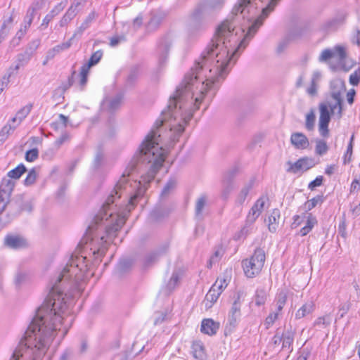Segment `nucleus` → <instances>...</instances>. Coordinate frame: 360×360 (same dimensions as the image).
I'll return each mask as SVG.
<instances>
[{
  "label": "nucleus",
  "mask_w": 360,
  "mask_h": 360,
  "mask_svg": "<svg viewBox=\"0 0 360 360\" xmlns=\"http://www.w3.org/2000/svg\"><path fill=\"white\" fill-rule=\"evenodd\" d=\"M30 27L22 24L19 30L16 32L15 37L18 39L22 40V39L25 37V35L27 34V30Z\"/></svg>",
  "instance_id": "5fc2aeb1"
},
{
  "label": "nucleus",
  "mask_w": 360,
  "mask_h": 360,
  "mask_svg": "<svg viewBox=\"0 0 360 360\" xmlns=\"http://www.w3.org/2000/svg\"><path fill=\"white\" fill-rule=\"evenodd\" d=\"M315 308V305L313 302L310 301L303 304L295 313V318L300 319L308 314H311Z\"/></svg>",
  "instance_id": "5701e85b"
},
{
  "label": "nucleus",
  "mask_w": 360,
  "mask_h": 360,
  "mask_svg": "<svg viewBox=\"0 0 360 360\" xmlns=\"http://www.w3.org/2000/svg\"><path fill=\"white\" fill-rule=\"evenodd\" d=\"M253 184L254 181L251 180L242 188L236 200V202L238 205H241L244 203L250 190L252 188Z\"/></svg>",
  "instance_id": "b1692460"
},
{
  "label": "nucleus",
  "mask_w": 360,
  "mask_h": 360,
  "mask_svg": "<svg viewBox=\"0 0 360 360\" xmlns=\"http://www.w3.org/2000/svg\"><path fill=\"white\" fill-rule=\"evenodd\" d=\"M38 150L37 148H33L26 152L25 160L27 162H33L38 158Z\"/></svg>",
  "instance_id": "de8ad7c7"
},
{
  "label": "nucleus",
  "mask_w": 360,
  "mask_h": 360,
  "mask_svg": "<svg viewBox=\"0 0 360 360\" xmlns=\"http://www.w3.org/2000/svg\"><path fill=\"white\" fill-rule=\"evenodd\" d=\"M330 95L335 101V103L328 105V108H330L329 110L330 113L333 114L335 113V110L338 109L337 115L338 118H340L342 116V100L341 98V92L340 91L332 90Z\"/></svg>",
  "instance_id": "2eb2a0df"
},
{
  "label": "nucleus",
  "mask_w": 360,
  "mask_h": 360,
  "mask_svg": "<svg viewBox=\"0 0 360 360\" xmlns=\"http://www.w3.org/2000/svg\"><path fill=\"white\" fill-rule=\"evenodd\" d=\"M347 58V51L345 46L336 45L332 49L323 50L319 57L321 63H328L330 60L335 59L338 63L345 62Z\"/></svg>",
  "instance_id": "7ed1b4c3"
},
{
  "label": "nucleus",
  "mask_w": 360,
  "mask_h": 360,
  "mask_svg": "<svg viewBox=\"0 0 360 360\" xmlns=\"http://www.w3.org/2000/svg\"><path fill=\"white\" fill-rule=\"evenodd\" d=\"M14 20V15L12 13L7 19H5L1 25H4V28L11 27V25Z\"/></svg>",
  "instance_id": "338daca9"
},
{
  "label": "nucleus",
  "mask_w": 360,
  "mask_h": 360,
  "mask_svg": "<svg viewBox=\"0 0 360 360\" xmlns=\"http://www.w3.org/2000/svg\"><path fill=\"white\" fill-rule=\"evenodd\" d=\"M86 256L72 255L66 266L53 281L51 291L38 309L24 336L13 352L10 360H41L68 308L65 290L77 287L82 272L86 270Z\"/></svg>",
  "instance_id": "f257e3e1"
},
{
  "label": "nucleus",
  "mask_w": 360,
  "mask_h": 360,
  "mask_svg": "<svg viewBox=\"0 0 360 360\" xmlns=\"http://www.w3.org/2000/svg\"><path fill=\"white\" fill-rule=\"evenodd\" d=\"M220 295L219 292L214 290V288L211 287L205 296V306L207 307H211L212 305L217 302Z\"/></svg>",
  "instance_id": "c85d7f7f"
},
{
  "label": "nucleus",
  "mask_w": 360,
  "mask_h": 360,
  "mask_svg": "<svg viewBox=\"0 0 360 360\" xmlns=\"http://www.w3.org/2000/svg\"><path fill=\"white\" fill-rule=\"evenodd\" d=\"M321 73L318 71H315L313 72L311 83L307 89V93L311 96H314L317 94V89L319 86V82L321 79Z\"/></svg>",
  "instance_id": "4be33fe9"
},
{
  "label": "nucleus",
  "mask_w": 360,
  "mask_h": 360,
  "mask_svg": "<svg viewBox=\"0 0 360 360\" xmlns=\"http://www.w3.org/2000/svg\"><path fill=\"white\" fill-rule=\"evenodd\" d=\"M193 354L197 360H202L205 357L203 346L200 344H194L193 345Z\"/></svg>",
  "instance_id": "37998d69"
},
{
  "label": "nucleus",
  "mask_w": 360,
  "mask_h": 360,
  "mask_svg": "<svg viewBox=\"0 0 360 360\" xmlns=\"http://www.w3.org/2000/svg\"><path fill=\"white\" fill-rule=\"evenodd\" d=\"M345 18L346 16L345 15H342L341 17L340 18H335L333 19L330 23L332 25H341L344 22L345 20Z\"/></svg>",
  "instance_id": "774afa93"
},
{
  "label": "nucleus",
  "mask_w": 360,
  "mask_h": 360,
  "mask_svg": "<svg viewBox=\"0 0 360 360\" xmlns=\"http://www.w3.org/2000/svg\"><path fill=\"white\" fill-rule=\"evenodd\" d=\"M102 56L103 51L101 50H98L93 53L89 61L81 67L79 72V85L82 89H84V86L87 83L88 75L90 68L96 65L101 60Z\"/></svg>",
  "instance_id": "423d86ee"
},
{
  "label": "nucleus",
  "mask_w": 360,
  "mask_h": 360,
  "mask_svg": "<svg viewBox=\"0 0 360 360\" xmlns=\"http://www.w3.org/2000/svg\"><path fill=\"white\" fill-rule=\"evenodd\" d=\"M26 171V167L23 164H20L15 169L9 171L7 173V176L6 178L12 181H13V179H19Z\"/></svg>",
  "instance_id": "a878e982"
},
{
  "label": "nucleus",
  "mask_w": 360,
  "mask_h": 360,
  "mask_svg": "<svg viewBox=\"0 0 360 360\" xmlns=\"http://www.w3.org/2000/svg\"><path fill=\"white\" fill-rule=\"evenodd\" d=\"M77 13L72 8H69L59 21V25L61 27L67 26L71 20L77 15Z\"/></svg>",
  "instance_id": "cd10ccee"
},
{
  "label": "nucleus",
  "mask_w": 360,
  "mask_h": 360,
  "mask_svg": "<svg viewBox=\"0 0 360 360\" xmlns=\"http://www.w3.org/2000/svg\"><path fill=\"white\" fill-rule=\"evenodd\" d=\"M317 223L316 218L312 215V214L309 213L307 216V220L306 222V226H309L311 230L314 225Z\"/></svg>",
  "instance_id": "13d9d810"
},
{
  "label": "nucleus",
  "mask_w": 360,
  "mask_h": 360,
  "mask_svg": "<svg viewBox=\"0 0 360 360\" xmlns=\"http://www.w3.org/2000/svg\"><path fill=\"white\" fill-rule=\"evenodd\" d=\"M319 132L323 138H328L330 135L328 125L330 121V112L328 105L326 103H320L319 106Z\"/></svg>",
  "instance_id": "39448f33"
},
{
  "label": "nucleus",
  "mask_w": 360,
  "mask_h": 360,
  "mask_svg": "<svg viewBox=\"0 0 360 360\" xmlns=\"http://www.w3.org/2000/svg\"><path fill=\"white\" fill-rule=\"evenodd\" d=\"M15 129V126H11V124H7L2 128L0 131V144L6 140L11 131H13Z\"/></svg>",
  "instance_id": "a19ab883"
},
{
  "label": "nucleus",
  "mask_w": 360,
  "mask_h": 360,
  "mask_svg": "<svg viewBox=\"0 0 360 360\" xmlns=\"http://www.w3.org/2000/svg\"><path fill=\"white\" fill-rule=\"evenodd\" d=\"M41 41L39 39H36L31 41L27 46L25 52L31 55L32 56L34 54L37 49L40 45Z\"/></svg>",
  "instance_id": "c03bdc74"
},
{
  "label": "nucleus",
  "mask_w": 360,
  "mask_h": 360,
  "mask_svg": "<svg viewBox=\"0 0 360 360\" xmlns=\"http://www.w3.org/2000/svg\"><path fill=\"white\" fill-rule=\"evenodd\" d=\"M176 185V181L174 179H170L165 187L163 188L160 196L161 198H166L168 196L171 191H172Z\"/></svg>",
  "instance_id": "ea45409f"
},
{
  "label": "nucleus",
  "mask_w": 360,
  "mask_h": 360,
  "mask_svg": "<svg viewBox=\"0 0 360 360\" xmlns=\"http://www.w3.org/2000/svg\"><path fill=\"white\" fill-rule=\"evenodd\" d=\"M67 0L64 1H61L56 6L53 7V8L46 15V16L42 20V22L41 24L40 27L41 29H46L48 27L49 22L57 16L60 12L63 11L66 6Z\"/></svg>",
  "instance_id": "1a4fd4ad"
},
{
  "label": "nucleus",
  "mask_w": 360,
  "mask_h": 360,
  "mask_svg": "<svg viewBox=\"0 0 360 360\" xmlns=\"http://www.w3.org/2000/svg\"><path fill=\"white\" fill-rule=\"evenodd\" d=\"M281 213L278 209H274L268 217V229L270 232H275L278 225Z\"/></svg>",
  "instance_id": "412c9836"
},
{
  "label": "nucleus",
  "mask_w": 360,
  "mask_h": 360,
  "mask_svg": "<svg viewBox=\"0 0 360 360\" xmlns=\"http://www.w3.org/2000/svg\"><path fill=\"white\" fill-rule=\"evenodd\" d=\"M323 178L322 176H318L314 181L309 184L308 188L314 190L316 187L320 186L323 183Z\"/></svg>",
  "instance_id": "864d4df0"
},
{
  "label": "nucleus",
  "mask_w": 360,
  "mask_h": 360,
  "mask_svg": "<svg viewBox=\"0 0 360 360\" xmlns=\"http://www.w3.org/2000/svg\"><path fill=\"white\" fill-rule=\"evenodd\" d=\"M229 281L226 276H220L217 278L215 283L212 285V288H214V290H216L218 292L221 294L223 290L226 288L228 285Z\"/></svg>",
  "instance_id": "72a5a7b5"
},
{
  "label": "nucleus",
  "mask_w": 360,
  "mask_h": 360,
  "mask_svg": "<svg viewBox=\"0 0 360 360\" xmlns=\"http://www.w3.org/2000/svg\"><path fill=\"white\" fill-rule=\"evenodd\" d=\"M179 274L176 271L173 272L171 278L165 287L167 294H169L176 288L179 281Z\"/></svg>",
  "instance_id": "c9c22d12"
},
{
  "label": "nucleus",
  "mask_w": 360,
  "mask_h": 360,
  "mask_svg": "<svg viewBox=\"0 0 360 360\" xmlns=\"http://www.w3.org/2000/svg\"><path fill=\"white\" fill-rule=\"evenodd\" d=\"M124 40V37L123 36H117L112 37L110 39V45L111 46H117L121 41Z\"/></svg>",
  "instance_id": "69168bd1"
},
{
  "label": "nucleus",
  "mask_w": 360,
  "mask_h": 360,
  "mask_svg": "<svg viewBox=\"0 0 360 360\" xmlns=\"http://www.w3.org/2000/svg\"><path fill=\"white\" fill-rule=\"evenodd\" d=\"M4 243L6 246L13 249L22 248L27 245L26 240L20 235H7Z\"/></svg>",
  "instance_id": "9d476101"
},
{
  "label": "nucleus",
  "mask_w": 360,
  "mask_h": 360,
  "mask_svg": "<svg viewBox=\"0 0 360 360\" xmlns=\"http://www.w3.org/2000/svg\"><path fill=\"white\" fill-rule=\"evenodd\" d=\"M266 259L265 252L262 248H257L248 259H243L242 265L245 275L248 278H255L262 271Z\"/></svg>",
  "instance_id": "f03ea898"
},
{
  "label": "nucleus",
  "mask_w": 360,
  "mask_h": 360,
  "mask_svg": "<svg viewBox=\"0 0 360 360\" xmlns=\"http://www.w3.org/2000/svg\"><path fill=\"white\" fill-rule=\"evenodd\" d=\"M236 174L235 171H229L227 172L223 179V189L221 191V196L224 200H226L231 191L233 190V179Z\"/></svg>",
  "instance_id": "6e6552de"
},
{
  "label": "nucleus",
  "mask_w": 360,
  "mask_h": 360,
  "mask_svg": "<svg viewBox=\"0 0 360 360\" xmlns=\"http://www.w3.org/2000/svg\"><path fill=\"white\" fill-rule=\"evenodd\" d=\"M32 57V56L31 55H30L25 51L23 53L18 55V60L20 63H21V65H22L23 63H28V61L31 59Z\"/></svg>",
  "instance_id": "603ef678"
},
{
  "label": "nucleus",
  "mask_w": 360,
  "mask_h": 360,
  "mask_svg": "<svg viewBox=\"0 0 360 360\" xmlns=\"http://www.w3.org/2000/svg\"><path fill=\"white\" fill-rule=\"evenodd\" d=\"M38 176V170L36 167L31 169L24 180V184L27 186L34 184Z\"/></svg>",
  "instance_id": "e433bc0d"
},
{
  "label": "nucleus",
  "mask_w": 360,
  "mask_h": 360,
  "mask_svg": "<svg viewBox=\"0 0 360 360\" xmlns=\"http://www.w3.org/2000/svg\"><path fill=\"white\" fill-rule=\"evenodd\" d=\"M10 77L11 74L8 75H5L3 77L2 79L0 81V94L3 92L6 87H7L8 83L10 82Z\"/></svg>",
  "instance_id": "6e6d98bb"
},
{
  "label": "nucleus",
  "mask_w": 360,
  "mask_h": 360,
  "mask_svg": "<svg viewBox=\"0 0 360 360\" xmlns=\"http://www.w3.org/2000/svg\"><path fill=\"white\" fill-rule=\"evenodd\" d=\"M122 100V96L117 94L113 98L105 100L103 105L110 111L115 110L120 106Z\"/></svg>",
  "instance_id": "393cba45"
},
{
  "label": "nucleus",
  "mask_w": 360,
  "mask_h": 360,
  "mask_svg": "<svg viewBox=\"0 0 360 360\" xmlns=\"http://www.w3.org/2000/svg\"><path fill=\"white\" fill-rule=\"evenodd\" d=\"M75 37H73V36H72L68 41L62 43V44H60L59 45H57L60 52L63 51V50H66V49H69L71 46V45H72V40Z\"/></svg>",
  "instance_id": "680f3d73"
},
{
  "label": "nucleus",
  "mask_w": 360,
  "mask_h": 360,
  "mask_svg": "<svg viewBox=\"0 0 360 360\" xmlns=\"http://www.w3.org/2000/svg\"><path fill=\"white\" fill-rule=\"evenodd\" d=\"M312 161L308 158H301L292 164L288 169V172L297 173L300 170L307 171L312 167Z\"/></svg>",
  "instance_id": "f3484780"
},
{
  "label": "nucleus",
  "mask_w": 360,
  "mask_h": 360,
  "mask_svg": "<svg viewBox=\"0 0 360 360\" xmlns=\"http://www.w3.org/2000/svg\"><path fill=\"white\" fill-rule=\"evenodd\" d=\"M224 3V0H208L207 6L212 9L220 8Z\"/></svg>",
  "instance_id": "8fccbe9b"
},
{
  "label": "nucleus",
  "mask_w": 360,
  "mask_h": 360,
  "mask_svg": "<svg viewBox=\"0 0 360 360\" xmlns=\"http://www.w3.org/2000/svg\"><path fill=\"white\" fill-rule=\"evenodd\" d=\"M60 53V51L58 49V47L57 46H54L53 48L49 49L47 53V59H53L57 53Z\"/></svg>",
  "instance_id": "052dcab7"
},
{
  "label": "nucleus",
  "mask_w": 360,
  "mask_h": 360,
  "mask_svg": "<svg viewBox=\"0 0 360 360\" xmlns=\"http://www.w3.org/2000/svg\"><path fill=\"white\" fill-rule=\"evenodd\" d=\"M278 314L279 312L276 311L269 314V315L266 317L264 323V325L266 326V328H269L271 326L274 324L275 321L278 319Z\"/></svg>",
  "instance_id": "49530a36"
},
{
  "label": "nucleus",
  "mask_w": 360,
  "mask_h": 360,
  "mask_svg": "<svg viewBox=\"0 0 360 360\" xmlns=\"http://www.w3.org/2000/svg\"><path fill=\"white\" fill-rule=\"evenodd\" d=\"M328 150V146L326 141L323 139H317L316 141L315 152L319 155L326 154Z\"/></svg>",
  "instance_id": "4c0bfd02"
},
{
  "label": "nucleus",
  "mask_w": 360,
  "mask_h": 360,
  "mask_svg": "<svg viewBox=\"0 0 360 360\" xmlns=\"http://www.w3.org/2000/svg\"><path fill=\"white\" fill-rule=\"evenodd\" d=\"M267 294L264 288H258L256 290L254 297L255 303L257 306L260 307L265 304Z\"/></svg>",
  "instance_id": "c756f323"
},
{
  "label": "nucleus",
  "mask_w": 360,
  "mask_h": 360,
  "mask_svg": "<svg viewBox=\"0 0 360 360\" xmlns=\"http://www.w3.org/2000/svg\"><path fill=\"white\" fill-rule=\"evenodd\" d=\"M158 257V253H156V252L150 253L145 258V264L146 265H149L152 262L156 261Z\"/></svg>",
  "instance_id": "4d7b16f0"
},
{
  "label": "nucleus",
  "mask_w": 360,
  "mask_h": 360,
  "mask_svg": "<svg viewBox=\"0 0 360 360\" xmlns=\"http://www.w3.org/2000/svg\"><path fill=\"white\" fill-rule=\"evenodd\" d=\"M360 82V71H355L349 76V83L353 86H356Z\"/></svg>",
  "instance_id": "3c124183"
},
{
  "label": "nucleus",
  "mask_w": 360,
  "mask_h": 360,
  "mask_svg": "<svg viewBox=\"0 0 360 360\" xmlns=\"http://www.w3.org/2000/svg\"><path fill=\"white\" fill-rule=\"evenodd\" d=\"M331 322L330 316L326 314L325 316L319 317L314 323V326L316 327L319 330L328 327Z\"/></svg>",
  "instance_id": "7c9ffc66"
},
{
  "label": "nucleus",
  "mask_w": 360,
  "mask_h": 360,
  "mask_svg": "<svg viewBox=\"0 0 360 360\" xmlns=\"http://www.w3.org/2000/svg\"><path fill=\"white\" fill-rule=\"evenodd\" d=\"M266 202V198L264 197L259 198L253 205L252 208L250 209L246 220H245V225L242 229L241 233L242 234H244L247 236L250 232V227L252 226L256 219L259 217V216L261 214L264 205Z\"/></svg>",
  "instance_id": "20e7f679"
},
{
  "label": "nucleus",
  "mask_w": 360,
  "mask_h": 360,
  "mask_svg": "<svg viewBox=\"0 0 360 360\" xmlns=\"http://www.w3.org/2000/svg\"><path fill=\"white\" fill-rule=\"evenodd\" d=\"M316 115L313 110L306 115L305 127L308 131H312L314 129Z\"/></svg>",
  "instance_id": "58836bf2"
},
{
  "label": "nucleus",
  "mask_w": 360,
  "mask_h": 360,
  "mask_svg": "<svg viewBox=\"0 0 360 360\" xmlns=\"http://www.w3.org/2000/svg\"><path fill=\"white\" fill-rule=\"evenodd\" d=\"M171 46L172 40L169 37H166L160 39L158 48L160 63H162L167 59Z\"/></svg>",
  "instance_id": "dca6fc26"
},
{
  "label": "nucleus",
  "mask_w": 360,
  "mask_h": 360,
  "mask_svg": "<svg viewBox=\"0 0 360 360\" xmlns=\"http://www.w3.org/2000/svg\"><path fill=\"white\" fill-rule=\"evenodd\" d=\"M219 326V322L214 321L212 319H205L202 321L200 330L202 333L212 336L217 333Z\"/></svg>",
  "instance_id": "9b49d317"
},
{
  "label": "nucleus",
  "mask_w": 360,
  "mask_h": 360,
  "mask_svg": "<svg viewBox=\"0 0 360 360\" xmlns=\"http://www.w3.org/2000/svg\"><path fill=\"white\" fill-rule=\"evenodd\" d=\"M98 14L92 11L84 20L82 23L79 26L73 34V37H81L84 32L90 27L91 23L96 19Z\"/></svg>",
  "instance_id": "4468645a"
},
{
  "label": "nucleus",
  "mask_w": 360,
  "mask_h": 360,
  "mask_svg": "<svg viewBox=\"0 0 360 360\" xmlns=\"http://www.w3.org/2000/svg\"><path fill=\"white\" fill-rule=\"evenodd\" d=\"M282 342V336L278 332L273 337L271 340V344L274 346H278Z\"/></svg>",
  "instance_id": "e2e57ef3"
},
{
  "label": "nucleus",
  "mask_w": 360,
  "mask_h": 360,
  "mask_svg": "<svg viewBox=\"0 0 360 360\" xmlns=\"http://www.w3.org/2000/svg\"><path fill=\"white\" fill-rule=\"evenodd\" d=\"M70 139V135L67 133L63 134L56 141V143L60 146L65 141Z\"/></svg>",
  "instance_id": "0e129e2a"
},
{
  "label": "nucleus",
  "mask_w": 360,
  "mask_h": 360,
  "mask_svg": "<svg viewBox=\"0 0 360 360\" xmlns=\"http://www.w3.org/2000/svg\"><path fill=\"white\" fill-rule=\"evenodd\" d=\"M323 200L324 197L323 195H318L312 199L307 201L304 205V207L306 211H309L315 207L318 204H321L323 202Z\"/></svg>",
  "instance_id": "2f4dec72"
},
{
  "label": "nucleus",
  "mask_w": 360,
  "mask_h": 360,
  "mask_svg": "<svg viewBox=\"0 0 360 360\" xmlns=\"http://www.w3.org/2000/svg\"><path fill=\"white\" fill-rule=\"evenodd\" d=\"M224 253V251L222 248H217L215 250L213 255L210 257L207 267L212 268V265L219 262L222 257Z\"/></svg>",
  "instance_id": "473e14b6"
},
{
  "label": "nucleus",
  "mask_w": 360,
  "mask_h": 360,
  "mask_svg": "<svg viewBox=\"0 0 360 360\" xmlns=\"http://www.w3.org/2000/svg\"><path fill=\"white\" fill-rule=\"evenodd\" d=\"M290 143L296 149H305L309 142L307 137L301 132H295L291 134Z\"/></svg>",
  "instance_id": "f8f14e48"
},
{
  "label": "nucleus",
  "mask_w": 360,
  "mask_h": 360,
  "mask_svg": "<svg viewBox=\"0 0 360 360\" xmlns=\"http://www.w3.org/2000/svg\"><path fill=\"white\" fill-rule=\"evenodd\" d=\"M282 336V349H288L289 352L292 350V343L295 338V332L291 329L283 331Z\"/></svg>",
  "instance_id": "aec40b11"
},
{
  "label": "nucleus",
  "mask_w": 360,
  "mask_h": 360,
  "mask_svg": "<svg viewBox=\"0 0 360 360\" xmlns=\"http://www.w3.org/2000/svg\"><path fill=\"white\" fill-rule=\"evenodd\" d=\"M354 135L352 134L351 138H350V141H349V143L348 144V146H347V150L344 155V158H343V164L344 165H346L347 163H349L351 160V158H352V150H353V141H354Z\"/></svg>",
  "instance_id": "79ce46f5"
},
{
  "label": "nucleus",
  "mask_w": 360,
  "mask_h": 360,
  "mask_svg": "<svg viewBox=\"0 0 360 360\" xmlns=\"http://www.w3.org/2000/svg\"><path fill=\"white\" fill-rule=\"evenodd\" d=\"M15 187V181L3 178L0 184V213L6 208Z\"/></svg>",
  "instance_id": "0eeeda50"
},
{
  "label": "nucleus",
  "mask_w": 360,
  "mask_h": 360,
  "mask_svg": "<svg viewBox=\"0 0 360 360\" xmlns=\"http://www.w3.org/2000/svg\"><path fill=\"white\" fill-rule=\"evenodd\" d=\"M207 203V197L205 195H202L195 202V214L198 219L202 218V210Z\"/></svg>",
  "instance_id": "bb28decb"
},
{
  "label": "nucleus",
  "mask_w": 360,
  "mask_h": 360,
  "mask_svg": "<svg viewBox=\"0 0 360 360\" xmlns=\"http://www.w3.org/2000/svg\"><path fill=\"white\" fill-rule=\"evenodd\" d=\"M16 207L19 209L18 214H20L23 211L30 212L32 210V205L30 202H17Z\"/></svg>",
  "instance_id": "a18cd8bd"
},
{
  "label": "nucleus",
  "mask_w": 360,
  "mask_h": 360,
  "mask_svg": "<svg viewBox=\"0 0 360 360\" xmlns=\"http://www.w3.org/2000/svg\"><path fill=\"white\" fill-rule=\"evenodd\" d=\"M240 317V303L239 297L233 303L229 315V324L230 330L234 328L236 326L238 321Z\"/></svg>",
  "instance_id": "ddd939ff"
},
{
  "label": "nucleus",
  "mask_w": 360,
  "mask_h": 360,
  "mask_svg": "<svg viewBox=\"0 0 360 360\" xmlns=\"http://www.w3.org/2000/svg\"><path fill=\"white\" fill-rule=\"evenodd\" d=\"M139 75V70L138 67H134L131 68L128 77H127V82L129 84L133 83L136 80Z\"/></svg>",
  "instance_id": "09e8293b"
},
{
  "label": "nucleus",
  "mask_w": 360,
  "mask_h": 360,
  "mask_svg": "<svg viewBox=\"0 0 360 360\" xmlns=\"http://www.w3.org/2000/svg\"><path fill=\"white\" fill-rule=\"evenodd\" d=\"M287 292L284 290L279 292L276 296V311L281 312L287 301Z\"/></svg>",
  "instance_id": "f704fd0d"
},
{
  "label": "nucleus",
  "mask_w": 360,
  "mask_h": 360,
  "mask_svg": "<svg viewBox=\"0 0 360 360\" xmlns=\"http://www.w3.org/2000/svg\"><path fill=\"white\" fill-rule=\"evenodd\" d=\"M202 9L201 8H196L191 15V20L193 22H197L201 17Z\"/></svg>",
  "instance_id": "bf43d9fd"
},
{
  "label": "nucleus",
  "mask_w": 360,
  "mask_h": 360,
  "mask_svg": "<svg viewBox=\"0 0 360 360\" xmlns=\"http://www.w3.org/2000/svg\"><path fill=\"white\" fill-rule=\"evenodd\" d=\"M39 9H41V4L39 1H34L28 8L22 24L30 27L35 16L36 12Z\"/></svg>",
  "instance_id": "a211bd4d"
},
{
  "label": "nucleus",
  "mask_w": 360,
  "mask_h": 360,
  "mask_svg": "<svg viewBox=\"0 0 360 360\" xmlns=\"http://www.w3.org/2000/svg\"><path fill=\"white\" fill-rule=\"evenodd\" d=\"M32 108V104H28L22 107L17 112L15 116L11 120L9 124H11V126H15L16 127L29 115Z\"/></svg>",
  "instance_id": "6ab92c4d"
}]
</instances>
